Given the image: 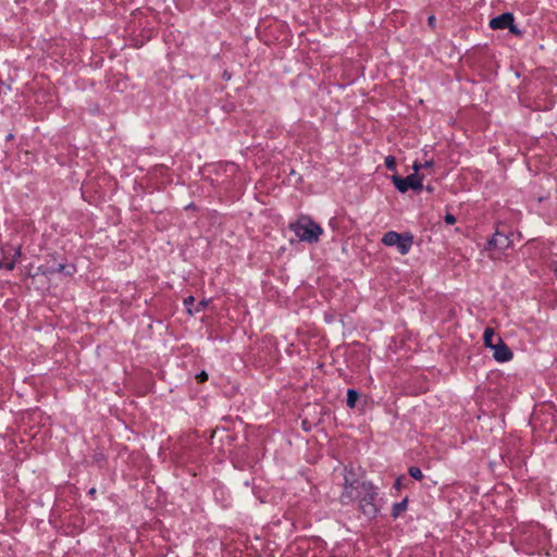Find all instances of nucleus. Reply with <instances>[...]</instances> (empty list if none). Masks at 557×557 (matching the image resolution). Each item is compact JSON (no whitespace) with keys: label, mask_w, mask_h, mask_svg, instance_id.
<instances>
[{"label":"nucleus","mask_w":557,"mask_h":557,"mask_svg":"<svg viewBox=\"0 0 557 557\" xmlns=\"http://www.w3.org/2000/svg\"><path fill=\"white\" fill-rule=\"evenodd\" d=\"M392 181H393L395 187L400 193H406L408 189H413V190L421 189L423 176H420L417 173H412L405 178H403L398 175H393Z\"/></svg>","instance_id":"obj_4"},{"label":"nucleus","mask_w":557,"mask_h":557,"mask_svg":"<svg viewBox=\"0 0 557 557\" xmlns=\"http://www.w3.org/2000/svg\"><path fill=\"white\" fill-rule=\"evenodd\" d=\"M384 164H385L386 169H388L391 171L396 170V159L393 156H387L384 160Z\"/></svg>","instance_id":"obj_13"},{"label":"nucleus","mask_w":557,"mask_h":557,"mask_svg":"<svg viewBox=\"0 0 557 557\" xmlns=\"http://www.w3.org/2000/svg\"><path fill=\"white\" fill-rule=\"evenodd\" d=\"M97 491L95 487H91L89 491H88V495H90L92 498H95V495H96Z\"/></svg>","instance_id":"obj_21"},{"label":"nucleus","mask_w":557,"mask_h":557,"mask_svg":"<svg viewBox=\"0 0 557 557\" xmlns=\"http://www.w3.org/2000/svg\"><path fill=\"white\" fill-rule=\"evenodd\" d=\"M409 475L411 478H413L414 480H422L423 479V473L421 471V469L419 467H410L409 470Z\"/></svg>","instance_id":"obj_12"},{"label":"nucleus","mask_w":557,"mask_h":557,"mask_svg":"<svg viewBox=\"0 0 557 557\" xmlns=\"http://www.w3.org/2000/svg\"><path fill=\"white\" fill-rule=\"evenodd\" d=\"M488 248L505 249L509 246V238L500 232H495L493 237L487 243Z\"/></svg>","instance_id":"obj_8"},{"label":"nucleus","mask_w":557,"mask_h":557,"mask_svg":"<svg viewBox=\"0 0 557 557\" xmlns=\"http://www.w3.org/2000/svg\"><path fill=\"white\" fill-rule=\"evenodd\" d=\"M554 272H555V274L557 275V267H555Z\"/></svg>","instance_id":"obj_26"},{"label":"nucleus","mask_w":557,"mask_h":557,"mask_svg":"<svg viewBox=\"0 0 557 557\" xmlns=\"http://www.w3.org/2000/svg\"><path fill=\"white\" fill-rule=\"evenodd\" d=\"M490 27L492 29H505L508 28L510 33L519 35L520 30L515 25V17L512 13H503L490 21Z\"/></svg>","instance_id":"obj_5"},{"label":"nucleus","mask_w":557,"mask_h":557,"mask_svg":"<svg viewBox=\"0 0 557 557\" xmlns=\"http://www.w3.org/2000/svg\"><path fill=\"white\" fill-rule=\"evenodd\" d=\"M20 256H21V248L18 247V248L15 250V252H14V255H13L12 260H15V261H16V259H17Z\"/></svg>","instance_id":"obj_20"},{"label":"nucleus","mask_w":557,"mask_h":557,"mask_svg":"<svg viewBox=\"0 0 557 557\" xmlns=\"http://www.w3.org/2000/svg\"><path fill=\"white\" fill-rule=\"evenodd\" d=\"M4 268V262L2 260H0V269H3Z\"/></svg>","instance_id":"obj_25"},{"label":"nucleus","mask_w":557,"mask_h":557,"mask_svg":"<svg viewBox=\"0 0 557 557\" xmlns=\"http://www.w3.org/2000/svg\"><path fill=\"white\" fill-rule=\"evenodd\" d=\"M412 239L413 237L410 234H399L397 232L389 231L384 234L382 243L388 247L396 246L401 255H406L412 246Z\"/></svg>","instance_id":"obj_3"},{"label":"nucleus","mask_w":557,"mask_h":557,"mask_svg":"<svg viewBox=\"0 0 557 557\" xmlns=\"http://www.w3.org/2000/svg\"><path fill=\"white\" fill-rule=\"evenodd\" d=\"M491 349L493 350V358L497 362H508L513 358L512 351L500 337H497V343L491 346Z\"/></svg>","instance_id":"obj_6"},{"label":"nucleus","mask_w":557,"mask_h":557,"mask_svg":"<svg viewBox=\"0 0 557 557\" xmlns=\"http://www.w3.org/2000/svg\"><path fill=\"white\" fill-rule=\"evenodd\" d=\"M196 379L202 383V382H206L208 380V374L206 371H201L199 374L196 375Z\"/></svg>","instance_id":"obj_15"},{"label":"nucleus","mask_w":557,"mask_h":557,"mask_svg":"<svg viewBox=\"0 0 557 557\" xmlns=\"http://www.w3.org/2000/svg\"><path fill=\"white\" fill-rule=\"evenodd\" d=\"M400 486H401V480H400V478H398V479L396 480V482H395V488L399 490V488H400Z\"/></svg>","instance_id":"obj_23"},{"label":"nucleus","mask_w":557,"mask_h":557,"mask_svg":"<svg viewBox=\"0 0 557 557\" xmlns=\"http://www.w3.org/2000/svg\"><path fill=\"white\" fill-rule=\"evenodd\" d=\"M15 267V260H11V261H8V262H4V268L5 270L8 271H12Z\"/></svg>","instance_id":"obj_17"},{"label":"nucleus","mask_w":557,"mask_h":557,"mask_svg":"<svg viewBox=\"0 0 557 557\" xmlns=\"http://www.w3.org/2000/svg\"><path fill=\"white\" fill-rule=\"evenodd\" d=\"M359 398V394L355 389H348L347 391V406L349 408H354L357 404V400Z\"/></svg>","instance_id":"obj_11"},{"label":"nucleus","mask_w":557,"mask_h":557,"mask_svg":"<svg viewBox=\"0 0 557 557\" xmlns=\"http://www.w3.org/2000/svg\"><path fill=\"white\" fill-rule=\"evenodd\" d=\"M289 228L300 242L308 244H317L323 234V228L309 215H300L295 222L289 224Z\"/></svg>","instance_id":"obj_2"},{"label":"nucleus","mask_w":557,"mask_h":557,"mask_svg":"<svg viewBox=\"0 0 557 557\" xmlns=\"http://www.w3.org/2000/svg\"><path fill=\"white\" fill-rule=\"evenodd\" d=\"M407 509V499H404L399 503H395L392 509V516L397 518L401 512Z\"/></svg>","instance_id":"obj_10"},{"label":"nucleus","mask_w":557,"mask_h":557,"mask_svg":"<svg viewBox=\"0 0 557 557\" xmlns=\"http://www.w3.org/2000/svg\"><path fill=\"white\" fill-rule=\"evenodd\" d=\"M376 495V488L371 482L359 480L349 481L348 476H345L344 491L341 495V502L343 504L358 500L362 513L368 518H374L379 511L374 503Z\"/></svg>","instance_id":"obj_1"},{"label":"nucleus","mask_w":557,"mask_h":557,"mask_svg":"<svg viewBox=\"0 0 557 557\" xmlns=\"http://www.w3.org/2000/svg\"><path fill=\"white\" fill-rule=\"evenodd\" d=\"M433 166V161H425L423 164H422V169L423 168H431Z\"/></svg>","instance_id":"obj_22"},{"label":"nucleus","mask_w":557,"mask_h":557,"mask_svg":"<svg viewBox=\"0 0 557 557\" xmlns=\"http://www.w3.org/2000/svg\"><path fill=\"white\" fill-rule=\"evenodd\" d=\"M494 337H495L494 329L486 327L483 333V343L490 349H491V346H494L496 344L493 342Z\"/></svg>","instance_id":"obj_9"},{"label":"nucleus","mask_w":557,"mask_h":557,"mask_svg":"<svg viewBox=\"0 0 557 557\" xmlns=\"http://www.w3.org/2000/svg\"><path fill=\"white\" fill-rule=\"evenodd\" d=\"M445 222H446L447 224H449V225H453V224H455V222H456V218H455L453 214L447 213V214L445 215Z\"/></svg>","instance_id":"obj_16"},{"label":"nucleus","mask_w":557,"mask_h":557,"mask_svg":"<svg viewBox=\"0 0 557 557\" xmlns=\"http://www.w3.org/2000/svg\"><path fill=\"white\" fill-rule=\"evenodd\" d=\"M5 139L7 140H12L13 139V134H9Z\"/></svg>","instance_id":"obj_24"},{"label":"nucleus","mask_w":557,"mask_h":557,"mask_svg":"<svg viewBox=\"0 0 557 557\" xmlns=\"http://www.w3.org/2000/svg\"><path fill=\"white\" fill-rule=\"evenodd\" d=\"M195 299L193 296H189L187 298L184 299V306L186 308V311L189 313V314H193L194 310L191 309V306L194 304Z\"/></svg>","instance_id":"obj_14"},{"label":"nucleus","mask_w":557,"mask_h":557,"mask_svg":"<svg viewBox=\"0 0 557 557\" xmlns=\"http://www.w3.org/2000/svg\"><path fill=\"white\" fill-rule=\"evenodd\" d=\"M42 274H55V273H63L66 276H72L76 269L73 264H63V263H53L51 265L47 264L45 267H41Z\"/></svg>","instance_id":"obj_7"},{"label":"nucleus","mask_w":557,"mask_h":557,"mask_svg":"<svg viewBox=\"0 0 557 557\" xmlns=\"http://www.w3.org/2000/svg\"><path fill=\"white\" fill-rule=\"evenodd\" d=\"M435 21H436V20H435V16H434V15H431V16H429V18H428V23H429V25H430L431 27H434V26H435Z\"/></svg>","instance_id":"obj_18"},{"label":"nucleus","mask_w":557,"mask_h":557,"mask_svg":"<svg viewBox=\"0 0 557 557\" xmlns=\"http://www.w3.org/2000/svg\"><path fill=\"white\" fill-rule=\"evenodd\" d=\"M422 169V164L421 163H418V162H414L413 163V170H414V173L418 174V172Z\"/></svg>","instance_id":"obj_19"}]
</instances>
